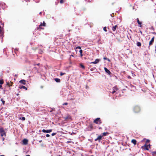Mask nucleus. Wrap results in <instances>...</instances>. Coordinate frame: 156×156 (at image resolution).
Returning a JSON list of instances; mask_svg holds the SVG:
<instances>
[{
  "instance_id": "obj_1",
  "label": "nucleus",
  "mask_w": 156,
  "mask_h": 156,
  "mask_svg": "<svg viewBox=\"0 0 156 156\" xmlns=\"http://www.w3.org/2000/svg\"><path fill=\"white\" fill-rule=\"evenodd\" d=\"M150 140H146V144L143 146H142L141 147L144 150H148L149 148L150 147V145L149 144L148 145L147 144H149V143Z\"/></svg>"
},
{
  "instance_id": "obj_2",
  "label": "nucleus",
  "mask_w": 156,
  "mask_h": 156,
  "mask_svg": "<svg viewBox=\"0 0 156 156\" xmlns=\"http://www.w3.org/2000/svg\"><path fill=\"white\" fill-rule=\"evenodd\" d=\"M0 133L2 137V139L3 141L5 140V137H3V136L5 137L6 136V133L4 131L3 128H0Z\"/></svg>"
},
{
  "instance_id": "obj_3",
  "label": "nucleus",
  "mask_w": 156,
  "mask_h": 156,
  "mask_svg": "<svg viewBox=\"0 0 156 156\" xmlns=\"http://www.w3.org/2000/svg\"><path fill=\"white\" fill-rule=\"evenodd\" d=\"M140 110V107L138 106H135L133 108V111L135 113H138Z\"/></svg>"
},
{
  "instance_id": "obj_4",
  "label": "nucleus",
  "mask_w": 156,
  "mask_h": 156,
  "mask_svg": "<svg viewBox=\"0 0 156 156\" xmlns=\"http://www.w3.org/2000/svg\"><path fill=\"white\" fill-rule=\"evenodd\" d=\"M94 122L97 124H101L102 122L100 120V119L99 118H98L96 119L94 121Z\"/></svg>"
},
{
  "instance_id": "obj_5",
  "label": "nucleus",
  "mask_w": 156,
  "mask_h": 156,
  "mask_svg": "<svg viewBox=\"0 0 156 156\" xmlns=\"http://www.w3.org/2000/svg\"><path fill=\"white\" fill-rule=\"evenodd\" d=\"M102 137H103L101 136V135H100L98 136L97 138L95 139V140L96 141L98 140V141L100 142H101V140L102 139Z\"/></svg>"
},
{
  "instance_id": "obj_6",
  "label": "nucleus",
  "mask_w": 156,
  "mask_h": 156,
  "mask_svg": "<svg viewBox=\"0 0 156 156\" xmlns=\"http://www.w3.org/2000/svg\"><path fill=\"white\" fill-rule=\"evenodd\" d=\"M136 20L138 24V26L140 27H142V22L139 21V20L138 18H137Z\"/></svg>"
},
{
  "instance_id": "obj_7",
  "label": "nucleus",
  "mask_w": 156,
  "mask_h": 156,
  "mask_svg": "<svg viewBox=\"0 0 156 156\" xmlns=\"http://www.w3.org/2000/svg\"><path fill=\"white\" fill-rule=\"evenodd\" d=\"M42 131L43 133H50L52 132V129H50L48 130H45L44 129H43Z\"/></svg>"
},
{
  "instance_id": "obj_8",
  "label": "nucleus",
  "mask_w": 156,
  "mask_h": 156,
  "mask_svg": "<svg viewBox=\"0 0 156 156\" xmlns=\"http://www.w3.org/2000/svg\"><path fill=\"white\" fill-rule=\"evenodd\" d=\"M100 61V59L97 58L95 59V61L92 62H91L90 63V64H96L98 63V62H99Z\"/></svg>"
},
{
  "instance_id": "obj_9",
  "label": "nucleus",
  "mask_w": 156,
  "mask_h": 156,
  "mask_svg": "<svg viewBox=\"0 0 156 156\" xmlns=\"http://www.w3.org/2000/svg\"><path fill=\"white\" fill-rule=\"evenodd\" d=\"M154 37H153L151 39V40L150 41L149 43V45H152L154 41Z\"/></svg>"
},
{
  "instance_id": "obj_10",
  "label": "nucleus",
  "mask_w": 156,
  "mask_h": 156,
  "mask_svg": "<svg viewBox=\"0 0 156 156\" xmlns=\"http://www.w3.org/2000/svg\"><path fill=\"white\" fill-rule=\"evenodd\" d=\"M28 140L26 139H24L23 140V144L26 145L28 144Z\"/></svg>"
},
{
  "instance_id": "obj_11",
  "label": "nucleus",
  "mask_w": 156,
  "mask_h": 156,
  "mask_svg": "<svg viewBox=\"0 0 156 156\" xmlns=\"http://www.w3.org/2000/svg\"><path fill=\"white\" fill-rule=\"evenodd\" d=\"M13 84V82H12L11 81H10V83H9V82H6V85L9 87L10 86H12Z\"/></svg>"
},
{
  "instance_id": "obj_12",
  "label": "nucleus",
  "mask_w": 156,
  "mask_h": 156,
  "mask_svg": "<svg viewBox=\"0 0 156 156\" xmlns=\"http://www.w3.org/2000/svg\"><path fill=\"white\" fill-rule=\"evenodd\" d=\"M104 69L105 72L109 75H110L111 74V73L110 71L108 69L106 68L105 67Z\"/></svg>"
},
{
  "instance_id": "obj_13",
  "label": "nucleus",
  "mask_w": 156,
  "mask_h": 156,
  "mask_svg": "<svg viewBox=\"0 0 156 156\" xmlns=\"http://www.w3.org/2000/svg\"><path fill=\"white\" fill-rule=\"evenodd\" d=\"M118 27V26L117 25H115L114 26H113L112 27V30L113 31H115L116 30L117 28Z\"/></svg>"
},
{
  "instance_id": "obj_14",
  "label": "nucleus",
  "mask_w": 156,
  "mask_h": 156,
  "mask_svg": "<svg viewBox=\"0 0 156 156\" xmlns=\"http://www.w3.org/2000/svg\"><path fill=\"white\" fill-rule=\"evenodd\" d=\"M26 80H22L19 81V83H21L24 85L26 84Z\"/></svg>"
},
{
  "instance_id": "obj_15",
  "label": "nucleus",
  "mask_w": 156,
  "mask_h": 156,
  "mask_svg": "<svg viewBox=\"0 0 156 156\" xmlns=\"http://www.w3.org/2000/svg\"><path fill=\"white\" fill-rule=\"evenodd\" d=\"M42 26V23H41V24L39 26V27L37 28V30H41V29H43V28H42V27H41Z\"/></svg>"
},
{
  "instance_id": "obj_16",
  "label": "nucleus",
  "mask_w": 156,
  "mask_h": 156,
  "mask_svg": "<svg viewBox=\"0 0 156 156\" xmlns=\"http://www.w3.org/2000/svg\"><path fill=\"white\" fill-rule=\"evenodd\" d=\"M131 142L133 143L134 145H135L136 144V141L135 139H132L131 140Z\"/></svg>"
},
{
  "instance_id": "obj_17",
  "label": "nucleus",
  "mask_w": 156,
  "mask_h": 156,
  "mask_svg": "<svg viewBox=\"0 0 156 156\" xmlns=\"http://www.w3.org/2000/svg\"><path fill=\"white\" fill-rule=\"evenodd\" d=\"M19 88L20 89L23 88V89H24L26 90H27V87H26L25 86H20V87H19Z\"/></svg>"
},
{
  "instance_id": "obj_18",
  "label": "nucleus",
  "mask_w": 156,
  "mask_h": 156,
  "mask_svg": "<svg viewBox=\"0 0 156 156\" xmlns=\"http://www.w3.org/2000/svg\"><path fill=\"white\" fill-rule=\"evenodd\" d=\"M112 89L113 90H114L116 92L117 91H118L119 90V89L118 88L117 86H115L112 88Z\"/></svg>"
},
{
  "instance_id": "obj_19",
  "label": "nucleus",
  "mask_w": 156,
  "mask_h": 156,
  "mask_svg": "<svg viewBox=\"0 0 156 156\" xmlns=\"http://www.w3.org/2000/svg\"><path fill=\"white\" fill-rule=\"evenodd\" d=\"M64 119L66 120L67 119H71V117L69 115H68L66 117H64Z\"/></svg>"
},
{
  "instance_id": "obj_20",
  "label": "nucleus",
  "mask_w": 156,
  "mask_h": 156,
  "mask_svg": "<svg viewBox=\"0 0 156 156\" xmlns=\"http://www.w3.org/2000/svg\"><path fill=\"white\" fill-rule=\"evenodd\" d=\"M107 134H108V132H104V133H102L101 135V136L103 137V136H106Z\"/></svg>"
},
{
  "instance_id": "obj_21",
  "label": "nucleus",
  "mask_w": 156,
  "mask_h": 156,
  "mask_svg": "<svg viewBox=\"0 0 156 156\" xmlns=\"http://www.w3.org/2000/svg\"><path fill=\"white\" fill-rule=\"evenodd\" d=\"M54 80L57 83H59L60 82V80L57 78H55Z\"/></svg>"
},
{
  "instance_id": "obj_22",
  "label": "nucleus",
  "mask_w": 156,
  "mask_h": 156,
  "mask_svg": "<svg viewBox=\"0 0 156 156\" xmlns=\"http://www.w3.org/2000/svg\"><path fill=\"white\" fill-rule=\"evenodd\" d=\"M136 45L140 47L141 45V43L140 42H137L136 43Z\"/></svg>"
},
{
  "instance_id": "obj_23",
  "label": "nucleus",
  "mask_w": 156,
  "mask_h": 156,
  "mask_svg": "<svg viewBox=\"0 0 156 156\" xmlns=\"http://www.w3.org/2000/svg\"><path fill=\"white\" fill-rule=\"evenodd\" d=\"M0 100L2 102L3 105H4L5 104V101L2 98Z\"/></svg>"
},
{
  "instance_id": "obj_24",
  "label": "nucleus",
  "mask_w": 156,
  "mask_h": 156,
  "mask_svg": "<svg viewBox=\"0 0 156 156\" xmlns=\"http://www.w3.org/2000/svg\"><path fill=\"white\" fill-rule=\"evenodd\" d=\"M89 127L90 128L91 130L93 129L94 128L93 124H90L89 125Z\"/></svg>"
},
{
  "instance_id": "obj_25",
  "label": "nucleus",
  "mask_w": 156,
  "mask_h": 156,
  "mask_svg": "<svg viewBox=\"0 0 156 156\" xmlns=\"http://www.w3.org/2000/svg\"><path fill=\"white\" fill-rule=\"evenodd\" d=\"M80 66L83 69H85V66L82 63L80 64Z\"/></svg>"
},
{
  "instance_id": "obj_26",
  "label": "nucleus",
  "mask_w": 156,
  "mask_h": 156,
  "mask_svg": "<svg viewBox=\"0 0 156 156\" xmlns=\"http://www.w3.org/2000/svg\"><path fill=\"white\" fill-rule=\"evenodd\" d=\"M19 119L22 120L23 121H24L25 120V117H22L20 118Z\"/></svg>"
},
{
  "instance_id": "obj_27",
  "label": "nucleus",
  "mask_w": 156,
  "mask_h": 156,
  "mask_svg": "<svg viewBox=\"0 0 156 156\" xmlns=\"http://www.w3.org/2000/svg\"><path fill=\"white\" fill-rule=\"evenodd\" d=\"M4 83V81L3 80H0V84H2Z\"/></svg>"
},
{
  "instance_id": "obj_28",
  "label": "nucleus",
  "mask_w": 156,
  "mask_h": 156,
  "mask_svg": "<svg viewBox=\"0 0 156 156\" xmlns=\"http://www.w3.org/2000/svg\"><path fill=\"white\" fill-rule=\"evenodd\" d=\"M103 59L104 60H107L109 62H110V60L108 58H107L106 57H104L103 58Z\"/></svg>"
},
{
  "instance_id": "obj_29",
  "label": "nucleus",
  "mask_w": 156,
  "mask_h": 156,
  "mask_svg": "<svg viewBox=\"0 0 156 156\" xmlns=\"http://www.w3.org/2000/svg\"><path fill=\"white\" fill-rule=\"evenodd\" d=\"M42 25L44 27H45L46 26V23L44 21L43 22V23H42Z\"/></svg>"
},
{
  "instance_id": "obj_30",
  "label": "nucleus",
  "mask_w": 156,
  "mask_h": 156,
  "mask_svg": "<svg viewBox=\"0 0 156 156\" xmlns=\"http://www.w3.org/2000/svg\"><path fill=\"white\" fill-rule=\"evenodd\" d=\"M79 52H80V53L81 54V56H83V55L82 54V52H83V51L81 49H80V51H79Z\"/></svg>"
},
{
  "instance_id": "obj_31",
  "label": "nucleus",
  "mask_w": 156,
  "mask_h": 156,
  "mask_svg": "<svg viewBox=\"0 0 156 156\" xmlns=\"http://www.w3.org/2000/svg\"><path fill=\"white\" fill-rule=\"evenodd\" d=\"M103 30L105 31V32H107V27H104V28H103Z\"/></svg>"
},
{
  "instance_id": "obj_32",
  "label": "nucleus",
  "mask_w": 156,
  "mask_h": 156,
  "mask_svg": "<svg viewBox=\"0 0 156 156\" xmlns=\"http://www.w3.org/2000/svg\"><path fill=\"white\" fill-rule=\"evenodd\" d=\"M65 74H66V73H62V72H61L60 73V75L62 76H63V75Z\"/></svg>"
},
{
  "instance_id": "obj_33",
  "label": "nucleus",
  "mask_w": 156,
  "mask_h": 156,
  "mask_svg": "<svg viewBox=\"0 0 156 156\" xmlns=\"http://www.w3.org/2000/svg\"><path fill=\"white\" fill-rule=\"evenodd\" d=\"M110 92L111 93H112V94H114L116 92L114 90H113V89H112V91H110Z\"/></svg>"
},
{
  "instance_id": "obj_34",
  "label": "nucleus",
  "mask_w": 156,
  "mask_h": 156,
  "mask_svg": "<svg viewBox=\"0 0 156 156\" xmlns=\"http://www.w3.org/2000/svg\"><path fill=\"white\" fill-rule=\"evenodd\" d=\"M68 104V103H67V102H66V103H63V104H62V105H67Z\"/></svg>"
},
{
  "instance_id": "obj_35",
  "label": "nucleus",
  "mask_w": 156,
  "mask_h": 156,
  "mask_svg": "<svg viewBox=\"0 0 156 156\" xmlns=\"http://www.w3.org/2000/svg\"><path fill=\"white\" fill-rule=\"evenodd\" d=\"M56 134V133H52L51 135L52 136H54Z\"/></svg>"
},
{
  "instance_id": "obj_36",
  "label": "nucleus",
  "mask_w": 156,
  "mask_h": 156,
  "mask_svg": "<svg viewBox=\"0 0 156 156\" xmlns=\"http://www.w3.org/2000/svg\"><path fill=\"white\" fill-rule=\"evenodd\" d=\"M60 3H63V0H60Z\"/></svg>"
},
{
  "instance_id": "obj_37",
  "label": "nucleus",
  "mask_w": 156,
  "mask_h": 156,
  "mask_svg": "<svg viewBox=\"0 0 156 156\" xmlns=\"http://www.w3.org/2000/svg\"><path fill=\"white\" fill-rule=\"evenodd\" d=\"M46 136L47 137H49L50 136V135L49 134H47L46 135Z\"/></svg>"
},
{
  "instance_id": "obj_38",
  "label": "nucleus",
  "mask_w": 156,
  "mask_h": 156,
  "mask_svg": "<svg viewBox=\"0 0 156 156\" xmlns=\"http://www.w3.org/2000/svg\"><path fill=\"white\" fill-rule=\"evenodd\" d=\"M2 33V30L1 27L0 26V34Z\"/></svg>"
},
{
  "instance_id": "obj_39",
  "label": "nucleus",
  "mask_w": 156,
  "mask_h": 156,
  "mask_svg": "<svg viewBox=\"0 0 156 156\" xmlns=\"http://www.w3.org/2000/svg\"><path fill=\"white\" fill-rule=\"evenodd\" d=\"M139 31H140V33L141 34H142V32L140 30Z\"/></svg>"
},
{
  "instance_id": "obj_40",
  "label": "nucleus",
  "mask_w": 156,
  "mask_h": 156,
  "mask_svg": "<svg viewBox=\"0 0 156 156\" xmlns=\"http://www.w3.org/2000/svg\"><path fill=\"white\" fill-rule=\"evenodd\" d=\"M34 66H35L37 65V64H36L35 63H34Z\"/></svg>"
},
{
  "instance_id": "obj_41",
  "label": "nucleus",
  "mask_w": 156,
  "mask_h": 156,
  "mask_svg": "<svg viewBox=\"0 0 156 156\" xmlns=\"http://www.w3.org/2000/svg\"><path fill=\"white\" fill-rule=\"evenodd\" d=\"M40 65V64L39 63H38V64H37V65L38 66H39Z\"/></svg>"
},
{
  "instance_id": "obj_42",
  "label": "nucleus",
  "mask_w": 156,
  "mask_h": 156,
  "mask_svg": "<svg viewBox=\"0 0 156 156\" xmlns=\"http://www.w3.org/2000/svg\"><path fill=\"white\" fill-rule=\"evenodd\" d=\"M153 153H154V154H156V152H153Z\"/></svg>"
},
{
  "instance_id": "obj_43",
  "label": "nucleus",
  "mask_w": 156,
  "mask_h": 156,
  "mask_svg": "<svg viewBox=\"0 0 156 156\" xmlns=\"http://www.w3.org/2000/svg\"><path fill=\"white\" fill-rule=\"evenodd\" d=\"M153 34H155L156 35V32H153Z\"/></svg>"
},
{
  "instance_id": "obj_44",
  "label": "nucleus",
  "mask_w": 156,
  "mask_h": 156,
  "mask_svg": "<svg viewBox=\"0 0 156 156\" xmlns=\"http://www.w3.org/2000/svg\"><path fill=\"white\" fill-rule=\"evenodd\" d=\"M2 86L1 85H0V89L2 87Z\"/></svg>"
},
{
  "instance_id": "obj_45",
  "label": "nucleus",
  "mask_w": 156,
  "mask_h": 156,
  "mask_svg": "<svg viewBox=\"0 0 156 156\" xmlns=\"http://www.w3.org/2000/svg\"><path fill=\"white\" fill-rule=\"evenodd\" d=\"M42 140H40L39 142L41 143L42 142Z\"/></svg>"
},
{
  "instance_id": "obj_46",
  "label": "nucleus",
  "mask_w": 156,
  "mask_h": 156,
  "mask_svg": "<svg viewBox=\"0 0 156 156\" xmlns=\"http://www.w3.org/2000/svg\"><path fill=\"white\" fill-rule=\"evenodd\" d=\"M39 14L40 15H41V14H42V12H40V13H39Z\"/></svg>"
},
{
  "instance_id": "obj_47",
  "label": "nucleus",
  "mask_w": 156,
  "mask_h": 156,
  "mask_svg": "<svg viewBox=\"0 0 156 156\" xmlns=\"http://www.w3.org/2000/svg\"><path fill=\"white\" fill-rule=\"evenodd\" d=\"M78 48H80V49H81L80 47H78Z\"/></svg>"
},
{
  "instance_id": "obj_48",
  "label": "nucleus",
  "mask_w": 156,
  "mask_h": 156,
  "mask_svg": "<svg viewBox=\"0 0 156 156\" xmlns=\"http://www.w3.org/2000/svg\"><path fill=\"white\" fill-rule=\"evenodd\" d=\"M99 129H101V127H99Z\"/></svg>"
},
{
  "instance_id": "obj_49",
  "label": "nucleus",
  "mask_w": 156,
  "mask_h": 156,
  "mask_svg": "<svg viewBox=\"0 0 156 156\" xmlns=\"http://www.w3.org/2000/svg\"><path fill=\"white\" fill-rule=\"evenodd\" d=\"M71 100H74V99H73V98H71Z\"/></svg>"
},
{
  "instance_id": "obj_50",
  "label": "nucleus",
  "mask_w": 156,
  "mask_h": 156,
  "mask_svg": "<svg viewBox=\"0 0 156 156\" xmlns=\"http://www.w3.org/2000/svg\"><path fill=\"white\" fill-rule=\"evenodd\" d=\"M71 56L73 57H74V56L73 55H71Z\"/></svg>"
},
{
  "instance_id": "obj_51",
  "label": "nucleus",
  "mask_w": 156,
  "mask_h": 156,
  "mask_svg": "<svg viewBox=\"0 0 156 156\" xmlns=\"http://www.w3.org/2000/svg\"><path fill=\"white\" fill-rule=\"evenodd\" d=\"M128 78H131L130 76H129L128 77Z\"/></svg>"
},
{
  "instance_id": "obj_52",
  "label": "nucleus",
  "mask_w": 156,
  "mask_h": 156,
  "mask_svg": "<svg viewBox=\"0 0 156 156\" xmlns=\"http://www.w3.org/2000/svg\"><path fill=\"white\" fill-rule=\"evenodd\" d=\"M0 156H5L4 155H0Z\"/></svg>"
},
{
  "instance_id": "obj_53",
  "label": "nucleus",
  "mask_w": 156,
  "mask_h": 156,
  "mask_svg": "<svg viewBox=\"0 0 156 156\" xmlns=\"http://www.w3.org/2000/svg\"><path fill=\"white\" fill-rule=\"evenodd\" d=\"M34 68L36 69V67H34Z\"/></svg>"
},
{
  "instance_id": "obj_54",
  "label": "nucleus",
  "mask_w": 156,
  "mask_h": 156,
  "mask_svg": "<svg viewBox=\"0 0 156 156\" xmlns=\"http://www.w3.org/2000/svg\"><path fill=\"white\" fill-rule=\"evenodd\" d=\"M58 156H61L60 155H58Z\"/></svg>"
}]
</instances>
